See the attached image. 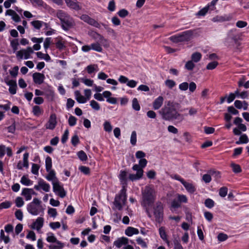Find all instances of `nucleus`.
I'll use <instances>...</instances> for the list:
<instances>
[{"mask_svg": "<svg viewBox=\"0 0 249 249\" xmlns=\"http://www.w3.org/2000/svg\"><path fill=\"white\" fill-rule=\"evenodd\" d=\"M142 194V205L146 207L148 216L151 217V214L148 207L154 203L156 199V194L154 187L150 185L145 186Z\"/></svg>", "mask_w": 249, "mask_h": 249, "instance_id": "f257e3e1", "label": "nucleus"}, {"mask_svg": "<svg viewBox=\"0 0 249 249\" xmlns=\"http://www.w3.org/2000/svg\"><path fill=\"white\" fill-rule=\"evenodd\" d=\"M178 106L179 104L178 103L169 101L167 106L164 107L160 111L162 118L165 120L177 119L179 116L177 111Z\"/></svg>", "mask_w": 249, "mask_h": 249, "instance_id": "f03ea898", "label": "nucleus"}, {"mask_svg": "<svg viewBox=\"0 0 249 249\" xmlns=\"http://www.w3.org/2000/svg\"><path fill=\"white\" fill-rule=\"evenodd\" d=\"M56 16L60 19L62 27L64 30H68L73 25L72 18L65 12L59 10L56 12Z\"/></svg>", "mask_w": 249, "mask_h": 249, "instance_id": "7ed1b4c3", "label": "nucleus"}, {"mask_svg": "<svg viewBox=\"0 0 249 249\" xmlns=\"http://www.w3.org/2000/svg\"><path fill=\"white\" fill-rule=\"evenodd\" d=\"M46 241L51 243L49 246V249H62L64 244L58 240L54 234L52 232H48L46 234Z\"/></svg>", "mask_w": 249, "mask_h": 249, "instance_id": "20e7f679", "label": "nucleus"}, {"mask_svg": "<svg viewBox=\"0 0 249 249\" xmlns=\"http://www.w3.org/2000/svg\"><path fill=\"white\" fill-rule=\"evenodd\" d=\"M41 201L37 198H34L33 201L27 205V210L29 213L33 215H37L43 212L40 205Z\"/></svg>", "mask_w": 249, "mask_h": 249, "instance_id": "39448f33", "label": "nucleus"}, {"mask_svg": "<svg viewBox=\"0 0 249 249\" xmlns=\"http://www.w3.org/2000/svg\"><path fill=\"white\" fill-rule=\"evenodd\" d=\"M84 93L85 96L82 95L79 90L74 91L75 98L78 103L80 104H85L90 99L91 90L90 89H85L84 90Z\"/></svg>", "mask_w": 249, "mask_h": 249, "instance_id": "423d86ee", "label": "nucleus"}, {"mask_svg": "<svg viewBox=\"0 0 249 249\" xmlns=\"http://www.w3.org/2000/svg\"><path fill=\"white\" fill-rule=\"evenodd\" d=\"M153 214L155 220L160 223L163 221V207L161 202H157L153 208Z\"/></svg>", "mask_w": 249, "mask_h": 249, "instance_id": "0eeeda50", "label": "nucleus"}, {"mask_svg": "<svg viewBox=\"0 0 249 249\" xmlns=\"http://www.w3.org/2000/svg\"><path fill=\"white\" fill-rule=\"evenodd\" d=\"M53 189L56 195L61 198L66 196V192L64 190L63 184L58 180H55L52 183Z\"/></svg>", "mask_w": 249, "mask_h": 249, "instance_id": "6e6552de", "label": "nucleus"}, {"mask_svg": "<svg viewBox=\"0 0 249 249\" xmlns=\"http://www.w3.org/2000/svg\"><path fill=\"white\" fill-rule=\"evenodd\" d=\"M132 169L134 171H136V173L135 174H130L129 175V179L133 181L135 180H139L141 178H142L143 175V168L140 167L137 164L133 165L132 167Z\"/></svg>", "mask_w": 249, "mask_h": 249, "instance_id": "1a4fd4ad", "label": "nucleus"}, {"mask_svg": "<svg viewBox=\"0 0 249 249\" xmlns=\"http://www.w3.org/2000/svg\"><path fill=\"white\" fill-rule=\"evenodd\" d=\"M191 34L189 31H186L182 34L170 37V40L175 43L188 41L191 38Z\"/></svg>", "mask_w": 249, "mask_h": 249, "instance_id": "9d476101", "label": "nucleus"}, {"mask_svg": "<svg viewBox=\"0 0 249 249\" xmlns=\"http://www.w3.org/2000/svg\"><path fill=\"white\" fill-rule=\"evenodd\" d=\"M34 189L37 191L42 190L45 192H49L51 189L50 184L42 179H39L37 183L34 186Z\"/></svg>", "mask_w": 249, "mask_h": 249, "instance_id": "9b49d317", "label": "nucleus"}, {"mask_svg": "<svg viewBox=\"0 0 249 249\" xmlns=\"http://www.w3.org/2000/svg\"><path fill=\"white\" fill-rule=\"evenodd\" d=\"M119 82L121 84H126L127 86L130 88L136 87L138 82L134 80H129L127 77L124 75H120L118 78Z\"/></svg>", "mask_w": 249, "mask_h": 249, "instance_id": "f8f14e48", "label": "nucleus"}, {"mask_svg": "<svg viewBox=\"0 0 249 249\" xmlns=\"http://www.w3.org/2000/svg\"><path fill=\"white\" fill-rule=\"evenodd\" d=\"M57 124L56 116L55 114H51L48 122L45 125L47 129L53 130Z\"/></svg>", "mask_w": 249, "mask_h": 249, "instance_id": "ddd939ff", "label": "nucleus"}, {"mask_svg": "<svg viewBox=\"0 0 249 249\" xmlns=\"http://www.w3.org/2000/svg\"><path fill=\"white\" fill-rule=\"evenodd\" d=\"M44 219L42 217H38L31 225V228L36 230L38 232H40L43 226Z\"/></svg>", "mask_w": 249, "mask_h": 249, "instance_id": "4468645a", "label": "nucleus"}, {"mask_svg": "<svg viewBox=\"0 0 249 249\" xmlns=\"http://www.w3.org/2000/svg\"><path fill=\"white\" fill-rule=\"evenodd\" d=\"M33 80L35 84L37 85H41L43 83L45 79V75L40 72H35L32 75Z\"/></svg>", "mask_w": 249, "mask_h": 249, "instance_id": "2eb2a0df", "label": "nucleus"}, {"mask_svg": "<svg viewBox=\"0 0 249 249\" xmlns=\"http://www.w3.org/2000/svg\"><path fill=\"white\" fill-rule=\"evenodd\" d=\"M36 194V193L31 188H23L21 194L24 197L26 201L30 200L32 199V195Z\"/></svg>", "mask_w": 249, "mask_h": 249, "instance_id": "dca6fc26", "label": "nucleus"}, {"mask_svg": "<svg viewBox=\"0 0 249 249\" xmlns=\"http://www.w3.org/2000/svg\"><path fill=\"white\" fill-rule=\"evenodd\" d=\"M129 240L125 237H122L117 239L113 243L114 245L118 248H120L123 246L126 245L129 243Z\"/></svg>", "mask_w": 249, "mask_h": 249, "instance_id": "f3484780", "label": "nucleus"}, {"mask_svg": "<svg viewBox=\"0 0 249 249\" xmlns=\"http://www.w3.org/2000/svg\"><path fill=\"white\" fill-rule=\"evenodd\" d=\"M103 96L107 99V102L111 104H116L117 102V99L111 97L112 93L108 90L104 91L103 92Z\"/></svg>", "mask_w": 249, "mask_h": 249, "instance_id": "a211bd4d", "label": "nucleus"}, {"mask_svg": "<svg viewBox=\"0 0 249 249\" xmlns=\"http://www.w3.org/2000/svg\"><path fill=\"white\" fill-rule=\"evenodd\" d=\"M67 5L71 9L79 10L81 9L77 0H65Z\"/></svg>", "mask_w": 249, "mask_h": 249, "instance_id": "6ab92c4d", "label": "nucleus"}, {"mask_svg": "<svg viewBox=\"0 0 249 249\" xmlns=\"http://www.w3.org/2000/svg\"><path fill=\"white\" fill-rule=\"evenodd\" d=\"M163 98L161 96H159L156 98L153 103V108L155 110L159 109L162 105L163 103Z\"/></svg>", "mask_w": 249, "mask_h": 249, "instance_id": "aec40b11", "label": "nucleus"}, {"mask_svg": "<svg viewBox=\"0 0 249 249\" xmlns=\"http://www.w3.org/2000/svg\"><path fill=\"white\" fill-rule=\"evenodd\" d=\"M127 173L125 171L121 170L120 172L119 178L120 180L121 183L122 185V187L125 186L126 187V181H127Z\"/></svg>", "mask_w": 249, "mask_h": 249, "instance_id": "412c9836", "label": "nucleus"}, {"mask_svg": "<svg viewBox=\"0 0 249 249\" xmlns=\"http://www.w3.org/2000/svg\"><path fill=\"white\" fill-rule=\"evenodd\" d=\"M5 15L11 16L12 19L16 22H18L20 21V17L16 13L15 11L13 10H7L5 12Z\"/></svg>", "mask_w": 249, "mask_h": 249, "instance_id": "4be33fe9", "label": "nucleus"}, {"mask_svg": "<svg viewBox=\"0 0 249 249\" xmlns=\"http://www.w3.org/2000/svg\"><path fill=\"white\" fill-rule=\"evenodd\" d=\"M234 104L235 107L238 109L243 108L245 110H247L249 106L248 103L245 101L236 100Z\"/></svg>", "mask_w": 249, "mask_h": 249, "instance_id": "5701e85b", "label": "nucleus"}, {"mask_svg": "<svg viewBox=\"0 0 249 249\" xmlns=\"http://www.w3.org/2000/svg\"><path fill=\"white\" fill-rule=\"evenodd\" d=\"M125 234L128 236L131 237L133 235H137L139 233L138 229L132 227H128L125 230Z\"/></svg>", "mask_w": 249, "mask_h": 249, "instance_id": "b1692460", "label": "nucleus"}, {"mask_svg": "<svg viewBox=\"0 0 249 249\" xmlns=\"http://www.w3.org/2000/svg\"><path fill=\"white\" fill-rule=\"evenodd\" d=\"M115 198H118L119 200L125 201L127 199V195H126V188H125V186L122 187V189L121 190L120 193L118 195L116 196Z\"/></svg>", "mask_w": 249, "mask_h": 249, "instance_id": "393cba45", "label": "nucleus"}, {"mask_svg": "<svg viewBox=\"0 0 249 249\" xmlns=\"http://www.w3.org/2000/svg\"><path fill=\"white\" fill-rule=\"evenodd\" d=\"M182 184L189 193L193 194L196 191V188L193 184L184 180Z\"/></svg>", "mask_w": 249, "mask_h": 249, "instance_id": "a878e982", "label": "nucleus"}, {"mask_svg": "<svg viewBox=\"0 0 249 249\" xmlns=\"http://www.w3.org/2000/svg\"><path fill=\"white\" fill-rule=\"evenodd\" d=\"M31 25L36 29L39 30L43 26L47 27V24L40 20H34L31 22Z\"/></svg>", "mask_w": 249, "mask_h": 249, "instance_id": "bb28decb", "label": "nucleus"}, {"mask_svg": "<svg viewBox=\"0 0 249 249\" xmlns=\"http://www.w3.org/2000/svg\"><path fill=\"white\" fill-rule=\"evenodd\" d=\"M22 52L23 53L24 59H28L30 58V55L34 53L33 49L31 47H28L25 49H22Z\"/></svg>", "mask_w": 249, "mask_h": 249, "instance_id": "cd10ccee", "label": "nucleus"}, {"mask_svg": "<svg viewBox=\"0 0 249 249\" xmlns=\"http://www.w3.org/2000/svg\"><path fill=\"white\" fill-rule=\"evenodd\" d=\"M48 174L46 177V178L48 180L52 181V183L55 180H58L55 176V173L54 171L50 170L49 171H47Z\"/></svg>", "mask_w": 249, "mask_h": 249, "instance_id": "c85d7f7f", "label": "nucleus"}, {"mask_svg": "<svg viewBox=\"0 0 249 249\" xmlns=\"http://www.w3.org/2000/svg\"><path fill=\"white\" fill-rule=\"evenodd\" d=\"M159 234L160 238L164 241L168 243V240L167 237V234L165 231V229L163 227H161L159 229Z\"/></svg>", "mask_w": 249, "mask_h": 249, "instance_id": "c756f323", "label": "nucleus"}, {"mask_svg": "<svg viewBox=\"0 0 249 249\" xmlns=\"http://www.w3.org/2000/svg\"><path fill=\"white\" fill-rule=\"evenodd\" d=\"M32 112L33 114L37 117H38L43 113V110L38 106H35L33 107Z\"/></svg>", "mask_w": 249, "mask_h": 249, "instance_id": "7c9ffc66", "label": "nucleus"}, {"mask_svg": "<svg viewBox=\"0 0 249 249\" xmlns=\"http://www.w3.org/2000/svg\"><path fill=\"white\" fill-rule=\"evenodd\" d=\"M20 183L25 186H30L33 184V181L30 180L27 176H23L21 178Z\"/></svg>", "mask_w": 249, "mask_h": 249, "instance_id": "2f4dec72", "label": "nucleus"}, {"mask_svg": "<svg viewBox=\"0 0 249 249\" xmlns=\"http://www.w3.org/2000/svg\"><path fill=\"white\" fill-rule=\"evenodd\" d=\"M47 213L50 217L53 218V219L55 218L58 215L56 209L50 207L48 209Z\"/></svg>", "mask_w": 249, "mask_h": 249, "instance_id": "473e14b6", "label": "nucleus"}, {"mask_svg": "<svg viewBox=\"0 0 249 249\" xmlns=\"http://www.w3.org/2000/svg\"><path fill=\"white\" fill-rule=\"evenodd\" d=\"M125 202V201L119 200H118V198H115L114 205L117 209L121 210L123 208V206L124 205Z\"/></svg>", "mask_w": 249, "mask_h": 249, "instance_id": "72a5a7b5", "label": "nucleus"}, {"mask_svg": "<svg viewBox=\"0 0 249 249\" xmlns=\"http://www.w3.org/2000/svg\"><path fill=\"white\" fill-rule=\"evenodd\" d=\"M91 50L96 51L97 52H102L103 49L101 45L98 42L92 43L90 45Z\"/></svg>", "mask_w": 249, "mask_h": 249, "instance_id": "f704fd0d", "label": "nucleus"}, {"mask_svg": "<svg viewBox=\"0 0 249 249\" xmlns=\"http://www.w3.org/2000/svg\"><path fill=\"white\" fill-rule=\"evenodd\" d=\"M201 57H202V55L200 53L196 52V53H193L192 54V55H191L192 60H191L192 61H193L194 62L197 63L200 60Z\"/></svg>", "mask_w": 249, "mask_h": 249, "instance_id": "c9c22d12", "label": "nucleus"}, {"mask_svg": "<svg viewBox=\"0 0 249 249\" xmlns=\"http://www.w3.org/2000/svg\"><path fill=\"white\" fill-rule=\"evenodd\" d=\"M86 70L88 73L91 74L94 71H98V65L96 64L89 65L86 67Z\"/></svg>", "mask_w": 249, "mask_h": 249, "instance_id": "e433bc0d", "label": "nucleus"}, {"mask_svg": "<svg viewBox=\"0 0 249 249\" xmlns=\"http://www.w3.org/2000/svg\"><path fill=\"white\" fill-rule=\"evenodd\" d=\"M104 129L106 132H111L112 130V126L108 121H106L103 124Z\"/></svg>", "mask_w": 249, "mask_h": 249, "instance_id": "4c0bfd02", "label": "nucleus"}, {"mask_svg": "<svg viewBox=\"0 0 249 249\" xmlns=\"http://www.w3.org/2000/svg\"><path fill=\"white\" fill-rule=\"evenodd\" d=\"M177 199L181 203H186L188 202V198L187 196L182 194H177L176 195Z\"/></svg>", "mask_w": 249, "mask_h": 249, "instance_id": "58836bf2", "label": "nucleus"}, {"mask_svg": "<svg viewBox=\"0 0 249 249\" xmlns=\"http://www.w3.org/2000/svg\"><path fill=\"white\" fill-rule=\"evenodd\" d=\"M45 167L47 171L51 170L52 167V160L51 158L49 156L45 159Z\"/></svg>", "mask_w": 249, "mask_h": 249, "instance_id": "ea45409f", "label": "nucleus"}, {"mask_svg": "<svg viewBox=\"0 0 249 249\" xmlns=\"http://www.w3.org/2000/svg\"><path fill=\"white\" fill-rule=\"evenodd\" d=\"M229 18L221 16H216L213 18L212 20L214 22H223L225 21L229 20Z\"/></svg>", "mask_w": 249, "mask_h": 249, "instance_id": "a19ab883", "label": "nucleus"}, {"mask_svg": "<svg viewBox=\"0 0 249 249\" xmlns=\"http://www.w3.org/2000/svg\"><path fill=\"white\" fill-rule=\"evenodd\" d=\"M40 166L36 163H32L31 167V172L35 175L38 176L39 174V169Z\"/></svg>", "mask_w": 249, "mask_h": 249, "instance_id": "79ce46f5", "label": "nucleus"}, {"mask_svg": "<svg viewBox=\"0 0 249 249\" xmlns=\"http://www.w3.org/2000/svg\"><path fill=\"white\" fill-rule=\"evenodd\" d=\"M18 41L17 39H13L10 41V46L12 47L14 53L17 52L18 49Z\"/></svg>", "mask_w": 249, "mask_h": 249, "instance_id": "37998d69", "label": "nucleus"}, {"mask_svg": "<svg viewBox=\"0 0 249 249\" xmlns=\"http://www.w3.org/2000/svg\"><path fill=\"white\" fill-rule=\"evenodd\" d=\"M81 80L87 86L93 87L94 85V81L91 79L86 78H82L81 79Z\"/></svg>", "mask_w": 249, "mask_h": 249, "instance_id": "c03bdc74", "label": "nucleus"}, {"mask_svg": "<svg viewBox=\"0 0 249 249\" xmlns=\"http://www.w3.org/2000/svg\"><path fill=\"white\" fill-rule=\"evenodd\" d=\"M90 106L93 109L96 111H98L100 109L99 104L94 100H92L90 101Z\"/></svg>", "mask_w": 249, "mask_h": 249, "instance_id": "a18cd8bd", "label": "nucleus"}, {"mask_svg": "<svg viewBox=\"0 0 249 249\" xmlns=\"http://www.w3.org/2000/svg\"><path fill=\"white\" fill-rule=\"evenodd\" d=\"M77 155L78 158L82 161H86L88 159L87 154L82 150L79 151L77 153Z\"/></svg>", "mask_w": 249, "mask_h": 249, "instance_id": "49530a36", "label": "nucleus"}, {"mask_svg": "<svg viewBox=\"0 0 249 249\" xmlns=\"http://www.w3.org/2000/svg\"><path fill=\"white\" fill-rule=\"evenodd\" d=\"M132 108L136 111H139L141 109L140 106L137 98H134L132 100Z\"/></svg>", "mask_w": 249, "mask_h": 249, "instance_id": "de8ad7c7", "label": "nucleus"}, {"mask_svg": "<svg viewBox=\"0 0 249 249\" xmlns=\"http://www.w3.org/2000/svg\"><path fill=\"white\" fill-rule=\"evenodd\" d=\"M164 83L167 88L171 89L173 88L176 85V82L174 80L171 79H167L165 81Z\"/></svg>", "mask_w": 249, "mask_h": 249, "instance_id": "09e8293b", "label": "nucleus"}, {"mask_svg": "<svg viewBox=\"0 0 249 249\" xmlns=\"http://www.w3.org/2000/svg\"><path fill=\"white\" fill-rule=\"evenodd\" d=\"M29 157V154L28 152H26L23 154V166H24V167L25 168H28L29 167V161H28V158Z\"/></svg>", "mask_w": 249, "mask_h": 249, "instance_id": "8fccbe9b", "label": "nucleus"}, {"mask_svg": "<svg viewBox=\"0 0 249 249\" xmlns=\"http://www.w3.org/2000/svg\"><path fill=\"white\" fill-rule=\"evenodd\" d=\"M195 67V65L194 62L192 60L188 61L185 65V69L189 71L193 70Z\"/></svg>", "mask_w": 249, "mask_h": 249, "instance_id": "3c124183", "label": "nucleus"}, {"mask_svg": "<svg viewBox=\"0 0 249 249\" xmlns=\"http://www.w3.org/2000/svg\"><path fill=\"white\" fill-rule=\"evenodd\" d=\"M0 239L3 240L5 244L8 243L10 241L9 237L8 236L5 235L4 232L3 230H0Z\"/></svg>", "mask_w": 249, "mask_h": 249, "instance_id": "603ef678", "label": "nucleus"}, {"mask_svg": "<svg viewBox=\"0 0 249 249\" xmlns=\"http://www.w3.org/2000/svg\"><path fill=\"white\" fill-rule=\"evenodd\" d=\"M16 205L17 207L20 208L24 204V202L22 197L18 196L15 199Z\"/></svg>", "mask_w": 249, "mask_h": 249, "instance_id": "864d4df0", "label": "nucleus"}, {"mask_svg": "<svg viewBox=\"0 0 249 249\" xmlns=\"http://www.w3.org/2000/svg\"><path fill=\"white\" fill-rule=\"evenodd\" d=\"M204 204L206 207L211 209L214 206V202L212 199L207 198L205 200Z\"/></svg>", "mask_w": 249, "mask_h": 249, "instance_id": "5fc2aeb1", "label": "nucleus"}, {"mask_svg": "<svg viewBox=\"0 0 249 249\" xmlns=\"http://www.w3.org/2000/svg\"><path fill=\"white\" fill-rule=\"evenodd\" d=\"M56 47L59 50H63L65 48V41L62 39L58 40L56 43Z\"/></svg>", "mask_w": 249, "mask_h": 249, "instance_id": "6e6d98bb", "label": "nucleus"}, {"mask_svg": "<svg viewBox=\"0 0 249 249\" xmlns=\"http://www.w3.org/2000/svg\"><path fill=\"white\" fill-rule=\"evenodd\" d=\"M79 170L86 175H89L90 174V169L88 167L81 166L79 167Z\"/></svg>", "mask_w": 249, "mask_h": 249, "instance_id": "4d7b16f0", "label": "nucleus"}, {"mask_svg": "<svg viewBox=\"0 0 249 249\" xmlns=\"http://www.w3.org/2000/svg\"><path fill=\"white\" fill-rule=\"evenodd\" d=\"M209 9L208 7L206 6L199 10L196 14V15L197 16H204L207 13Z\"/></svg>", "mask_w": 249, "mask_h": 249, "instance_id": "13d9d810", "label": "nucleus"}, {"mask_svg": "<svg viewBox=\"0 0 249 249\" xmlns=\"http://www.w3.org/2000/svg\"><path fill=\"white\" fill-rule=\"evenodd\" d=\"M137 142V134L135 131H132L130 137V143L132 145H135Z\"/></svg>", "mask_w": 249, "mask_h": 249, "instance_id": "bf43d9fd", "label": "nucleus"}, {"mask_svg": "<svg viewBox=\"0 0 249 249\" xmlns=\"http://www.w3.org/2000/svg\"><path fill=\"white\" fill-rule=\"evenodd\" d=\"M136 242L138 245L141 246L142 248H146L147 245L146 243L141 238L138 237L136 239Z\"/></svg>", "mask_w": 249, "mask_h": 249, "instance_id": "052dcab7", "label": "nucleus"}, {"mask_svg": "<svg viewBox=\"0 0 249 249\" xmlns=\"http://www.w3.org/2000/svg\"><path fill=\"white\" fill-rule=\"evenodd\" d=\"M18 66H15L12 70L9 71L10 75L13 77H16L18 75Z\"/></svg>", "mask_w": 249, "mask_h": 249, "instance_id": "680f3d73", "label": "nucleus"}, {"mask_svg": "<svg viewBox=\"0 0 249 249\" xmlns=\"http://www.w3.org/2000/svg\"><path fill=\"white\" fill-rule=\"evenodd\" d=\"M77 119L73 116L71 115L68 119L69 125L73 126L76 124Z\"/></svg>", "mask_w": 249, "mask_h": 249, "instance_id": "e2e57ef3", "label": "nucleus"}, {"mask_svg": "<svg viewBox=\"0 0 249 249\" xmlns=\"http://www.w3.org/2000/svg\"><path fill=\"white\" fill-rule=\"evenodd\" d=\"M87 23L95 27H99L100 26V24L97 21L90 17H89Z\"/></svg>", "mask_w": 249, "mask_h": 249, "instance_id": "0e129e2a", "label": "nucleus"}, {"mask_svg": "<svg viewBox=\"0 0 249 249\" xmlns=\"http://www.w3.org/2000/svg\"><path fill=\"white\" fill-rule=\"evenodd\" d=\"M50 227L53 230H56L60 228L61 224L59 222H53L49 224Z\"/></svg>", "mask_w": 249, "mask_h": 249, "instance_id": "69168bd1", "label": "nucleus"}, {"mask_svg": "<svg viewBox=\"0 0 249 249\" xmlns=\"http://www.w3.org/2000/svg\"><path fill=\"white\" fill-rule=\"evenodd\" d=\"M228 193V188L226 187L221 188L219 191V195L220 196L224 197L226 196Z\"/></svg>", "mask_w": 249, "mask_h": 249, "instance_id": "338daca9", "label": "nucleus"}, {"mask_svg": "<svg viewBox=\"0 0 249 249\" xmlns=\"http://www.w3.org/2000/svg\"><path fill=\"white\" fill-rule=\"evenodd\" d=\"M26 238L34 241L36 240V235L34 231H30L26 235Z\"/></svg>", "mask_w": 249, "mask_h": 249, "instance_id": "774afa93", "label": "nucleus"}]
</instances>
